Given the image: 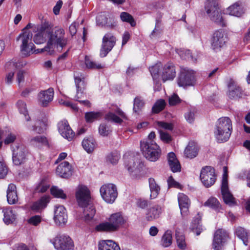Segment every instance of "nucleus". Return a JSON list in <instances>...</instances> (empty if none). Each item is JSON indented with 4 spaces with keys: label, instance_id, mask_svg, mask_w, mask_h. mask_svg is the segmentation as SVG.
<instances>
[{
    "label": "nucleus",
    "instance_id": "1",
    "mask_svg": "<svg viewBox=\"0 0 250 250\" xmlns=\"http://www.w3.org/2000/svg\"><path fill=\"white\" fill-rule=\"evenodd\" d=\"M68 40L65 36L64 30L60 27H55L48 33V41L42 51H46L49 54L54 52V46L59 51H62L68 44Z\"/></svg>",
    "mask_w": 250,
    "mask_h": 250
},
{
    "label": "nucleus",
    "instance_id": "2",
    "mask_svg": "<svg viewBox=\"0 0 250 250\" xmlns=\"http://www.w3.org/2000/svg\"><path fill=\"white\" fill-rule=\"evenodd\" d=\"M232 130L231 120L228 117L220 118L216 122L214 131L217 141L219 143L227 141L230 137Z\"/></svg>",
    "mask_w": 250,
    "mask_h": 250
},
{
    "label": "nucleus",
    "instance_id": "3",
    "mask_svg": "<svg viewBox=\"0 0 250 250\" xmlns=\"http://www.w3.org/2000/svg\"><path fill=\"white\" fill-rule=\"evenodd\" d=\"M205 9L211 21L220 26L226 25V21L219 7L218 0H207Z\"/></svg>",
    "mask_w": 250,
    "mask_h": 250
},
{
    "label": "nucleus",
    "instance_id": "4",
    "mask_svg": "<svg viewBox=\"0 0 250 250\" xmlns=\"http://www.w3.org/2000/svg\"><path fill=\"white\" fill-rule=\"evenodd\" d=\"M125 219L120 212L112 214L108 222L102 223L97 225L95 229L98 231L112 232L118 230L125 223Z\"/></svg>",
    "mask_w": 250,
    "mask_h": 250
},
{
    "label": "nucleus",
    "instance_id": "5",
    "mask_svg": "<svg viewBox=\"0 0 250 250\" xmlns=\"http://www.w3.org/2000/svg\"><path fill=\"white\" fill-rule=\"evenodd\" d=\"M140 148L144 156L150 161L155 162L161 156V149L153 141H141Z\"/></svg>",
    "mask_w": 250,
    "mask_h": 250
},
{
    "label": "nucleus",
    "instance_id": "6",
    "mask_svg": "<svg viewBox=\"0 0 250 250\" xmlns=\"http://www.w3.org/2000/svg\"><path fill=\"white\" fill-rule=\"evenodd\" d=\"M32 38V34L27 31L21 34L17 38V41L21 40V51L24 56H29L36 52V50H34L35 45L31 42Z\"/></svg>",
    "mask_w": 250,
    "mask_h": 250
},
{
    "label": "nucleus",
    "instance_id": "7",
    "mask_svg": "<svg viewBox=\"0 0 250 250\" xmlns=\"http://www.w3.org/2000/svg\"><path fill=\"white\" fill-rule=\"evenodd\" d=\"M100 193L103 199L109 204L114 203L118 196L117 188L112 184L102 186L100 188Z\"/></svg>",
    "mask_w": 250,
    "mask_h": 250
},
{
    "label": "nucleus",
    "instance_id": "8",
    "mask_svg": "<svg viewBox=\"0 0 250 250\" xmlns=\"http://www.w3.org/2000/svg\"><path fill=\"white\" fill-rule=\"evenodd\" d=\"M200 179L206 187L208 188L212 186L216 181L214 168L210 166L203 167L201 171Z\"/></svg>",
    "mask_w": 250,
    "mask_h": 250
},
{
    "label": "nucleus",
    "instance_id": "9",
    "mask_svg": "<svg viewBox=\"0 0 250 250\" xmlns=\"http://www.w3.org/2000/svg\"><path fill=\"white\" fill-rule=\"evenodd\" d=\"M75 195L80 207H85L92 202L90 191L85 186L79 185L76 189Z\"/></svg>",
    "mask_w": 250,
    "mask_h": 250
},
{
    "label": "nucleus",
    "instance_id": "10",
    "mask_svg": "<svg viewBox=\"0 0 250 250\" xmlns=\"http://www.w3.org/2000/svg\"><path fill=\"white\" fill-rule=\"evenodd\" d=\"M52 243L57 250H69L74 248V244L70 237L65 235H57Z\"/></svg>",
    "mask_w": 250,
    "mask_h": 250
},
{
    "label": "nucleus",
    "instance_id": "11",
    "mask_svg": "<svg viewBox=\"0 0 250 250\" xmlns=\"http://www.w3.org/2000/svg\"><path fill=\"white\" fill-rule=\"evenodd\" d=\"M195 83L194 71L188 69H184L178 79V84L180 86L186 87L194 85Z\"/></svg>",
    "mask_w": 250,
    "mask_h": 250
},
{
    "label": "nucleus",
    "instance_id": "12",
    "mask_svg": "<svg viewBox=\"0 0 250 250\" xmlns=\"http://www.w3.org/2000/svg\"><path fill=\"white\" fill-rule=\"evenodd\" d=\"M12 159L15 165L19 166L23 163L26 158L27 149L22 145H14L12 146Z\"/></svg>",
    "mask_w": 250,
    "mask_h": 250
},
{
    "label": "nucleus",
    "instance_id": "13",
    "mask_svg": "<svg viewBox=\"0 0 250 250\" xmlns=\"http://www.w3.org/2000/svg\"><path fill=\"white\" fill-rule=\"evenodd\" d=\"M226 38L222 30L216 31L211 39V46L212 48L217 51L220 49L225 44Z\"/></svg>",
    "mask_w": 250,
    "mask_h": 250
},
{
    "label": "nucleus",
    "instance_id": "14",
    "mask_svg": "<svg viewBox=\"0 0 250 250\" xmlns=\"http://www.w3.org/2000/svg\"><path fill=\"white\" fill-rule=\"evenodd\" d=\"M115 38L111 33L106 34L103 39V44L100 51L102 57H105L115 44Z\"/></svg>",
    "mask_w": 250,
    "mask_h": 250
},
{
    "label": "nucleus",
    "instance_id": "15",
    "mask_svg": "<svg viewBox=\"0 0 250 250\" xmlns=\"http://www.w3.org/2000/svg\"><path fill=\"white\" fill-rule=\"evenodd\" d=\"M54 220L58 226L64 225L67 221V214L63 206H56L54 210Z\"/></svg>",
    "mask_w": 250,
    "mask_h": 250
},
{
    "label": "nucleus",
    "instance_id": "16",
    "mask_svg": "<svg viewBox=\"0 0 250 250\" xmlns=\"http://www.w3.org/2000/svg\"><path fill=\"white\" fill-rule=\"evenodd\" d=\"M96 22L98 26L108 29H114L117 26V22L111 17H107L104 13L99 14L96 18Z\"/></svg>",
    "mask_w": 250,
    "mask_h": 250
},
{
    "label": "nucleus",
    "instance_id": "17",
    "mask_svg": "<svg viewBox=\"0 0 250 250\" xmlns=\"http://www.w3.org/2000/svg\"><path fill=\"white\" fill-rule=\"evenodd\" d=\"M74 74V79L75 84L77 87V93L75 97V100L78 101H81V99L84 97L85 94L83 92L85 88V83L83 77H82V75H76Z\"/></svg>",
    "mask_w": 250,
    "mask_h": 250
},
{
    "label": "nucleus",
    "instance_id": "18",
    "mask_svg": "<svg viewBox=\"0 0 250 250\" xmlns=\"http://www.w3.org/2000/svg\"><path fill=\"white\" fill-rule=\"evenodd\" d=\"M58 129L62 136L69 141H71L75 136L74 132L66 120L62 121L59 123Z\"/></svg>",
    "mask_w": 250,
    "mask_h": 250
},
{
    "label": "nucleus",
    "instance_id": "19",
    "mask_svg": "<svg viewBox=\"0 0 250 250\" xmlns=\"http://www.w3.org/2000/svg\"><path fill=\"white\" fill-rule=\"evenodd\" d=\"M228 235L226 232L222 229H218L214 234L212 243L214 250H222L223 244Z\"/></svg>",
    "mask_w": 250,
    "mask_h": 250
},
{
    "label": "nucleus",
    "instance_id": "20",
    "mask_svg": "<svg viewBox=\"0 0 250 250\" xmlns=\"http://www.w3.org/2000/svg\"><path fill=\"white\" fill-rule=\"evenodd\" d=\"M221 193L224 202L229 206H233L236 205L235 199L232 194L230 192L228 183H226V180H224V182L221 185Z\"/></svg>",
    "mask_w": 250,
    "mask_h": 250
},
{
    "label": "nucleus",
    "instance_id": "21",
    "mask_svg": "<svg viewBox=\"0 0 250 250\" xmlns=\"http://www.w3.org/2000/svg\"><path fill=\"white\" fill-rule=\"evenodd\" d=\"M110 108L112 112H109L105 115L104 117L105 120L118 124H121L123 122L122 119L116 115L113 112L117 113L124 119L126 118L125 114L117 106L113 108L110 107Z\"/></svg>",
    "mask_w": 250,
    "mask_h": 250
},
{
    "label": "nucleus",
    "instance_id": "22",
    "mask_svg": "<svg viewBox=\"0 0 250 250\" xmlns=\"http://www.w3.org/2000/svg\"><path fill=\"white\" fill-rule=\"evenodd\" d=\"M54 93V89L52 88L41 91L38 94V99L40 104L42 106H47L53 100Z\"/></svg>",
    "mask_w": 250,
    "mask_h": 250
},
{
    "label": "nucleus",
    "instance_id": "23",
    "mask_svg": "<svg viewBox=\"0 0 250 250\" xmlns=\"http://www.w3.org/2000/svg\"><path fill=\"white\" fill-rule=\"evenodd\" d=\"M56 173L62 178H68L72 174L71 167L68 162L61 163L56 168Z\"/></svg>",
    "mask_w": 250,
    "mask_h": 250
},
{
    "label": "nucleus",
    "instance_id": "24",
    "mask_svg": "<svg viewBox=\"0 0 250 250\" xmlns=\"http://www.w3.org/2000/svg\"><path fill=\"white\" fill-rule=\"evenodd\" d=\"M175 67L171 63H167L163 68L162 78L163 82L173 80L175 77Z\"/></svg>",
    "mask_w": 250,
    "mask_h": 250
},
{
    "label": "nucleus",
    "instance_id": "25",
    "mask_svg": "<svg viewBox=\"0 0 250 250\" xmlns=\"http://www.w3.org/2000/svg\"><path fill=\"white\" fill-rule=\"evenodd\" d=\"M178 199L181 214L183 216L185 215L188 211L190 201L188 197L184 193H179Z\"/></svg>",
    "mask_w": 250,
    "mask_h": 250
},
{
    "label": "nucleus",
    "instance_id": "26",
    "mask_svg": "<svg viewBox=\"0 0 250 250\" xmlns=\"http://www.w3.org/2000/svg\"><path fill=\"white\" fill-rule=\"evenodd\" d=\"M199 151L197 144L193 142H189L184 151L185 156L189 159H192L197 156Z\"/></svg>",
    "mask_w": 250,
    "mask_h": 250
},
{
    "label": "nucleus",
    "instance_id": "27",
    "mask_svg": "<svg viewBox=\"0 0 250 250\" xmlns=\"http://www.w3.org/2000/svg\"><path fill=\"white\" fill-rule=\"evenodd\" d=\"M168 165L173 172L181 171V165L173 152H170L167 155Z\"/></svg>",
    "mask_w": 250,
    "mask_h": 250
},
{
    "label": "nucleus",
    "instance_id": "28",
    "mask_svg": "<svg viewBox=\"0 0 250 250\" xmlns=\"http://www.w3.org/2000/svg\"><path fill=\"white\" fill-rule=\"evenodd\" d=\"M7 199L9 204H16L18 201L16 186L13 184L9 185L7 190Z\"/></svg>",
    "mask_w": 250,
    "mask_h": 250
},
{
    "label": "nucleus",
    "instance_id": "29",
    "mask_svg": "<svg viewBox=\"0 0 250 250\" xmlns=\"http://www.w3.org/2000/svg\"><path fill=\"white\" fill-rule=\"evenodd\" d=\"M99 250H121L119 246L112 240H103L98 245Z\"/></svg>",
    "mask_w": 250,
    "mask_h": 250
},
{
    "label": "nucleus",
    "instance_id": "30",
    "mask_svg": "<svg viewBox=\"0 0 250 250\" xmlns=\"http://www.w3.org/2000/svg\"><path fill=\"white\" fill-rule=\"evenodd\" d=\"M49 202V196H43L40 200L33 203L31 206L32 210L38 212L45 208Z\"/></svg>",
    "mask_w": 250,
    "mask_h": 250
},
{
    "label": "nucleus",
    "instance_id": "31",
    "mask_svg": "<svg viewBox=\"0 0 250 250\" xmlns=\"http://www.w3.org/2000/svg\"><path fill=\"white\" fill-rule=\"evenodd\" d=\"M83 208V218L85 221H90L94 216L96 209L92 202L85 206L81 207Z\"/></svg>",
    "mask_w": 250,
    "mask_h": 250
},
{
    "label": "nucleus",
    "instance_id": "32",
    "mask_svg": "<svg viewBox=\"0 0 250 250\" xmlns=\"http://www.w3.org/2000/svg\"><path fill=\"white\" fill-rule=\"evenodd\" d=\"M39 18L41 20V23L37 25V30L46 33L50 32L53 29V25L43 16H40Z\"/></svg>",
    "mask_w": 250,
    "mask_h": 250
},
{
    "label": "nucleus",
    "instance_id": "33",
    "mask_svg": "<svg viewBox=\"0 0 250 250\" xmlns=\"http://www.w3.org/2000/svg\"><path fill=\"white\" fill-rule=\"evenodd\" d=\"M227 12L230 15L239 17L244 13V10L238 2H236L228 8Z\"/></svg>",
    "mask_w": 250,
    "mask_h": 250
},
{
    "label": "nucleus",
    "instance_id": "34",
    "mask_svg": "<svg viewBox=\"0 0 250 250\" xmlns=\"http://www.w3.org/2000/svg\"><path fill=\"white\" fill-rule=\"evenodd\" d=\"M161 213V208L159 206H155L148 210L146 214V219L147 221H152L159 217Z\"/></svg>",
    "mask_w": 250,
    "mask_h": 250
},
{
    "label": "nucleus",
    "instance_id": "35",
    "mask_svg": "<svg viewBox=\"0 0 250 250\" xmlns=\"http://www.w3.org/2000/svg\"><path fill=\"white\" fill-rule=\"evenodd\" d=\"M16 71L17 67L15 63L10 62L7 64V73L5 77V82L7 84H10L12 83L14 74Z\"/></svg>",
    "mask_w": 250,
    "mask_h": 250
},
{
    "label": "nucleus",
    "instance_id": "36",
    "mask_svg": "<svg viewBox=\"0 0 250 250\" xmlns=\"http://www.w3.org/2000/svg\"><path fill=\"white\" fill-rule=\"evenodd\" d=\"M2 212L4 214L3 221L5 224H12L15 221L16 215L11 208H4Z\"/></svg>",
    "mask_w": 250,
    "mask_h": 250
},
{
    "label": "nucleus",
    "instance_id": "37",
    "mask_svg": "<svg viewBox=\"0 0 250 250\" xmlns=\"http://www.w3.org/2000/svg\"><path fill=\"white\" fill-rule=\"evenodd\" d=\"M82 146L88 153L91 152L95 147V141L92 137L84 139L82 142Z\"/></svg>",
    "mask_w": 250,
    "mask_h": 250
},
{
    "label": "nucleus",
    "instance_id": "38",
    "mask_svg": "<svg viewBox=\"0 0 250 250\" xmlns=\"http://www.w3.org/2000/svg\"><path fill=\"white\" fill-rule=\"evenodd\" d=\"M235 233L243 241L245 245L247 246L248 245L250 236L243 228L238 227L236 229Z\"/></svg>",
    "mask_w": 250,
    "mask_h": 250
},
{
    "label": "nucleus",
    "instance_id": "39",
    "mask_svg": "<svg viewBox=\"0 0 250 250\" xmlns=\"http://www.w3.org/2000/svg\"><path fill=\"white\" fill-rule=\"evenodd\" d=\"M48 32H43L37 30V33L34 35L33 41L36 44L43 43L48 40Z\"/></svg>",
    "mask_w": 250,
    "mask_h": 250
},
{
    "label": "nucleus",
    "instance_id": "40",
    "mask_svg": "<svg viewBox=\"0 0 250 250\" xmlns=\"http://www.w3.org/2000/svg\"><path fill=\"white\" fill-rule=\"evenodd\" d=\"M16 105L20 111V113L21 114H22L24 116L25 120L27 121H30V117L29 116L25 103L22 100H20L17 102Z\"/></svg>",
    "mask_w": 250,
    "mask_h": 250
},
{
    "label": "nucleus",
    "instance_id": "41",
    "mask_svg": "<svg viewBox=\"0 0 250 250\" xmlns=\"http://www.w3.org/2000/svg\"><path fill=\"white\" fill-rule=\"evenodd\" d=\"M30 143L32 145L36 146H40L48 144L46 138L43 136H37L33 137L30 139Z\"/></svg>",
    "mask_w": 250,
    "mask_h": 250
},
{
    "label": "nucleus",
    "instance_id": "42",
    "mask_svg": "<svg viewBox=\"0 0 250 250\" xmlns=\"http://www.w3.org/2000/svg\"><path fill=\"white\" fill-rule=\"evenodd\" d=\"M175 238L178 248L182 250H184L187 247V244L185 241V237L182 232L176 230Z\"/></svg>",
    "mask_w": 250,
    "mask_h": 250
},
{
    "label": "nucleus",
    "instance_id": "43",
    "mask_svg": "<svg viewBox=\"0 0 250 250\" xmlns=\"http://www.w3.org/2000/svg\"><path fill=\"white\" fill-rule=\"evenodd\" d=\"M145 102L140 97H137L134 100L133 112L138 114L144 107Z\"/></svg>",
    "mask_w": 250,
    "mask_h": 250
},
{
    "label": "nucleus",
    "instance_id": "44",
    "mask_svg": "<svg viewBox=\"0 0 250 250\" xmlns=\"http://www.w3.org/2000/svg\"><path fill=\"white\" fill-rule=\"evenodd\" d=\"M103 114L102 112H88L85 114V119L87 123H92L95 120L102 117Z\"/></svg>",
    "mask_w": 250,
    "mask_h": 250
},
{
    "label": "nucleus",
    "instance_id": "45",
    "mask_svg": "<svg viewBox=\"0 0 250 250\" xmlns=\"http://www.w3.org/2000/svg\"><path fill=\"white\" fill-rule=\"evenodd\" d=\"M149 184L150 190L151 191L150 197L152 198H155L157 197L159 193L160 188L156 183L153 178H151L149 179Z\"/></svg>",
    "mask_w": 250,
    "mask_h": 250
},
{
    "label": "nucleus",
    "instance_id": "46",
    "mask_svg": "<svg viewBox=\"0 0 250 250\" xmlns=\"http://www.w3.org/2000/svg\"><path fill=\"white\" fill-rule=\"evenodd\" d=\"M204 206L210 207L216 210L219 211L221 206L217 199L215 197L209 198L205 203Z\"/></svg>",
    "mask_w": 250,
    "mask_h": 250
},
{
    "label": "nucleus",
    "instance_id": "47",
    "mask_svg": "<svg viewBox=\"0 0 250 250\" xmlns=\"http://www.w3.org/2000/svg\"><path fill=\"white\" fill-rule=\"evenodd\" d=\"M241 89L239 86L233 87V85L229 84V90L228 96L230 99L240 98L241 97Z\"/></svg>",
    "mask_w": 250,
    "mask_h": 250
},
{
    "label": "nucleus",
    "instance_id": "48",
    "mask_svg": "<svg viewBox=\"0 0 250 250\" xmlns=\"http://www.w3.org/2000/svg\"><path fill=\"white\" fill-rule=\"evenodd\" d=\"M166 104L164 100L160 99L158 100L152 108V112L154 114L159 113L165 108Z\"/></svg>",
    "mask_w": 250,
    "mask_h": 250
},
{
    "label": "nucleus",
    "instance_id": "49",
    "mask_svg": "<svg viewBox=\"0 0 250 250\" xmlns=\"http://www.w3.org/2000/svg\"><path fill=\"white\" fill-rule=\"evenodd\" d=\"M120 18L123 21L129 23L131 26L134 27L136 25V21L133 17L129 13L125 12H122Z\"/></svg>",
    "mask_w": 250,
    "mask_h": 250
},
{
    "label": "nucleus",
    "instance_id": "50",
    "mask_svg": "<svg viewBox=\"0 0 250 250\" xmlns=\"http://www.w3.org/2000/svg\"><path fill=\"white\" fill-rule=\"evenodd\" d=\"M172 238L170 231H167L162 236V244L165 247H167L172 244Z\"/></svg>",
    "mask_w": 250,
    "mask_h": 250
},
{
    "label": "nucleus",
    "instance_id": "51",
    "mask_svg": "<svg viewBox=\"0 0 250 250\" xmlns=\"http://www.w3.org/2000/svg\"><path fill=\"white\" fill-rule=\"evenodd\" d=\"M133 162L132 165L130 164L128 167L129 171L133 172L134 171H139L140 169L143 166V164L140 161L138 158H134L132 160Z\"/></svg>",
    "mask_w": 250,
    "mask_h": 250
},
{
    "label": "nucleus",
    "instance_id": "52",
    "mask_svg": "<svg viewBox=\"0 0 250 250\" xmlns=\"http://www.w3.org/2000/svg\"><path fill=\"white\" fill-rule=\"evenodd\" d=\"M49 186L47 181L44 179H42L37 186L35 191L36 192L38 193H43L47 190Z\"/></svg>",
    "mask_w": 250,
    "mask_h": 250
},
{
    "label": "nucleus",
    "instance_id": "53",
    "mask_svg": "<svg viewBox=\"0 0 250 250\" xmlns=\"http://www.w3.org/2000/svg\"><path fill=\"white\" fill-rule=\"evenodd\" d=\"M50 191L51 194L55 197L60 198L63 199L66 198V195L64 193L63 191L57 187H52Z\"/></svg>",
    "mask_w": 250,
    "mask_h": 250
},
{
    "label": "nucleus",
    "instance_id": "54",
    "mask_svg": "<svg viewBox=\"0 0 250 250\" xmlns=\"http://www.w3.org/2000/svg\"><path fill=\"white\" fill-rule=\"evenodd\" d=\"M85 63L86 67L90 69H100L102 68L101 64L96 63V62L92 61L89 57L86 56L85 57Z\"/></svg>",
    "mask_w": 250,
    "mask_h": 250
},
{
    "label": "nucleus",
    "instance_id": "55",
    "mask_svg": "<svg viewBox=\"0 0 250 250\" xmlns=\"http://www.w3.org/2000/svg\"><path fill=\"white\" fill-rule=\"evenodd\" d=\"M120 158V154L116 151L109 153L106 157L107 161L112 164H117Z\"/></svg>",
    "mask_w": 250,
    "mask_h": 250
},
{
    "label": "nucleus",
    "instance_id": "56",
    "mask_svg": "<svg viewBox=\"0 0 250 250\" xmlns=\"http://www.w3.org/2000/svg\"><path fill=\"white\" fill-rule=\"evenodd\" d=\"M111 131L110 127L105 124H101L99 126V132L103 136H107Z\"/></svg>",
    "mask_w": 250,
    "mask_h": 250
},
{
    "label": "nucleus",
    "instance_id": "57",
    "mask_svg": "<svg viewBox=\"0 0 250 250\" xmlns=\"http://www.w3.org/2000/svg\"><path fill=\"white\" fill-rule=\"evenodd\" d=\"M161 64H156L149 68L150 73L153 79H157L159 77V72Z\"/></svg>",
    "mask_w": 250,
    "mask_h": 250
},
{
    "label": "nucleus",
    "instance_id": "58",
    "mask_svg": "<svg viewBox=\"0 0 250 250\" xmlns=\"http://www.w3.org/2000/svg\"><path fill=\"white\" fill-rule=\"evenodd\" d=\"M160 138L162 141L166 143H169L172 140L171 136L167 132L159 130Z\"/></svg>",
    "mask_w": 250,
    "mask_h": 250
},
{
    "label": "nucleus",
    "instance_id": "59",
    "mask_svg": "<svg viewBox=\"0 0 250 250\" xmlns=\"http://www.w3.org/2000/svg\"><path fill=\"white\" fill-rule=\"evenodd\" d=\"M42 221V218L40 215H34L31 217L28 222L33 226H38Z\"/></svg>",
    "mask_w": 250,
    "mask_h": 250
},
{
    "label": "nucleus",
    "instance_id": "60",
    "mask_svg": "<svg viewBox=\"0 0 250 250\" xmlns=\"http://www.w3.org/2000/svg\"><path fill=\"white\" fill-rule=\"evenodd\" d=\"M200 219L197 218L193 220V225L191 226V229L194 232H195L197 235H199L201 231L199 227Z\"/></svg>",
    "mask_w": 250,
    "mask_h": 250
},
{
    "label": "nucleus",
    "instance_id": "61",
    "mask_svg": "<svg viewBox=\"0 0 250 250\" xmlns=\"http://www.w3.org/2000/svg\"><path fill=\"white\" fill-rule=\"evenodd\" d=\"M39 123L40 125H33L32 127V130L39 134H41L43 133L45 129V128H43L42 125H43L45 126V124L41 121H39Z\"/></svg>",
    "mask_w": 250,
    "mask_h": 250
},
{
    "label": "nucleus",
    "instance_id": "62",
    "mask_svg": "<svg viewBox=\"0 0 250 250\" xmlns=\"http://www.w3.org/2000/svg\"><path fill=\"white\" fill-rule=\"evenodd\" d=\"M181 102V100L178 95L174 94L169 98V104L170 105H175Z\"/></svg>",
    "mask_w": 250,
    "mask_h": 250
},
{
    "label": "nucleus",
    "instance_id": "63",
    "mask_svg": "<svg viewBox=\"0 0 250 250\" xmlns=\"http://www.w3.org/2000/svg\"><path fill=\"white\" fill-rule=\"evenodd\" d=\"M195 113V111L194 110H189L187 113H186L185 118L189 123L191 124L193 122L194 120Z\"/></svg>",
    "mask_w": 250,
    "mask_h": 250
},
{
    "label": "nucleus",
    "instance_id": "64",
    "mask_svg": "<svg viewBox=\"0 0 250 250\" xmlns=\"http://www.w3.org/2000/svg\"><path fill=\"white\" fill-rule=\"evenodd\" d=\"M157 124L159 127L165 129L172 130L173 128V125L171 123L164 122H157Z\"/></svg>",
    "mask_w": 250,
    "mask_h": 250
}]
</instances>
